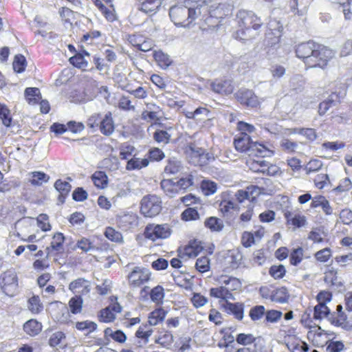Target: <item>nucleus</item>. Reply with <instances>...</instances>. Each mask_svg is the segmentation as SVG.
Returning <instances> with one entry per match:
<instances>
[{
	"label": "nucleus",
	"instance_id": "obj_14",
	"mask_svg": "<svg viewBox=\"0 0 352 352\" xmlns=\"http://www.w3.org/2000/svg\"><path fill=\"white\" fill-rule=\"evenodd\" d=\"M236 97L238 101L248 107H256L259 103L257 96L250 89H239L236 94Z\"/></svg>",
	"mask_w": 352,
	"mask_h": 352
},
{
	"label": "nucleus",
	"instance_id": "obj_57",
	"mask_svg": "<svg viewBox=\"0 0 352 352\" xmlns=\"http://www.w3.org/2000/svg\"><path fill=\"white\" fill-rule=\"evenodd\" d=\"M208 301V298L199 293H194L191 298V302L196 308L204 307Z\"/></svg>",
	"mask_w": 352,
	"mask_h": 352
},
{
	"label": "nucleus",
	"instance_id": "obj_63",
	"mask_svg": "<svg viewBox=\"0 0 352 352\" xmlns=\"http://www.w3.org/2000/svg\"><path fill=\"white\" fill-rule=\"evenodd\" d=\"M255 242L254 235L250 232H244L241 236V243L245 248L251 247Z\"/></svg>",
	"mask_w": 352,
	"mask_h": 352
},
{
	"label": "nucleus",
	"instance_id": "obj_42",
	"mask_svg": "<svg viewBox=\"0 0 352 352\" xmlns=\"http://www.w3.org/2000/svg\"><path fill=\"white\" fill-rule=\"evenodd\" d=\"M170 134H169L166 131L157 129L153 134L154 140L158 144H167L170 139Z\"/></svg>",
	"mask_w": 352,
	"mask_h": 352
},
{
	"label": "nucleus",
	"instance_id": "obj_43",
	"mask_svg": "<svg viewBox=\"0 0 352 352\" xmlns=\"http://www.w3.org/2000/svg\"><path fill=\"white\" fill-rule=\"evenodd\" d=\"M150 296L153 302L156 303L162 302L164 298V288L160 285L155 287L151 290Z\"/></svg>",
	"mask_w": 352,
	"mask_h": 352
},
{
	"label": "nucleus",
	"instance_id": "obj_7",
	"mask_svg": "<svg viewBox=\"0 0 352 352\" xmlns=\"http://www.w3.org/2000/svg\"><path fill=\"white\" fill-rule=\"evenodd\" d=\"M118 228L122 231H129L138 226V216L131 211L119 212L116 217Z\"/></svg>",
	"mask_w": 352,
	"mask_h": 352
},
{
	"label": "nucleus",
	"instance_id": "obj_27",
	"mask_svg": "<svg viewBox=\"0 0 352 352\" xmlns=\"http://www.w3.org/2000/svg\"><path fill=\"white\" fill-rule=\"evenodd\" d=\"M289 297L288 291L285 287L272 290V301L278 303H285L288 301Z\"/></svg>",
	"mask_w": 352,
	"mask_h": 352
},
{
	"label": "nucleus",
	"instance_id": "obj_52",
	"mask_svg": "<svg viewBox=\"0 0 352 352\" xmlns=\"http://www.w3.org/2000/svg\"><path fill=\"white\" fill-rule=\"evenodd\" d=\"M283 313L280 311L271 309L265 313V320L267 322L276 323L282 317Z\"/></svg>",
	"mask_w": 352,
	"mask_h": 352
},
{
	"label": "nucleus",
	"instance_id": "obj_5",
	"mask_svg": "<svg viewBox=\"0 0 352 352\" xmlns=\"http://www.w3.org/2000/svg\"><path fill=\"white\" fill-rule=\"evenodd\" d=\"M162 209L161 198L155 195H148L142 197L140 201V212L146 217H154L159 214Z\"/></svg>",
	"mask_w": 352,
	"mask_h": 352
},
{
	"label": "nucleus",
	"instance_id": "obj_54",
	"mask_svg": "<svg viewBox=\"0 0 352 352\" xmlns=\"http://www.w3.org/2000/svg\"><path fill=\"white\" fill-rule=\"evenodd\" d=\"M285 272V268L283 265H272L269 270L270 274L275 279L283 278Z\"/></svg>",
	"mask_w": 352,
	"mask_h": 352
},
{
	"label": "nucleus",
	"instance_id": "obj_30",
	"mask_svg": "<svg viewBox=\"0 0 352 352\" xmlns=\"http://www.w3.org/2000/svg\"><path fill=\"white\" fill-rule=\"evenodd\" d=\"M54 188L60 194L58 197V199L60 201L63 202L65 199V196H66L69 192V191L71 190L72 186L67 182L63 181L61 179H58L56 181L54 184Z\"/></svg>",
	"mask_w": 352,
	"mask_h": 352
},
{
	"label": "nucleus",
	"instance_id": "obj_41",
	"mask_svg": "<svg viewBox=\"0 0 352 352\" xmlns=\"http://www.w3.org/2000/svg\"><path fill=\"white\" fill-rule=\"evenodd\" d=\"M265 308L263 305H256L250 309L249 316L252 321L256 322L265 316Z\"/></svg>",
	"mask_w": 352,
	"mask_h": 352
},
{
	"label": "nucleus",
	"instance_id": "obj_39",
	"mask_svg": "<svg viewBox=\"0 0 352 352\" xmlns=\"http://www.w3.org/2000/svg\"><path fill=\"white\" fill-rule=\"evenodd\" d=\"M28 307L34 314L40 313L43 309V304L38 296H33L29 299Z\"/></svg>",
	"mask_w": 352,
	"mask_h": 352
},
{
	"label": "nucleus",
	"instance_id": "obj_3",
	"mask_svg": "<svg viewBox=\"0 0 352 352\" xmlns=\"http://www.w3.org/2000/svg\"><path fill=\"white\" fill-rule=\"evenodd\" d=\"M236 21L239 29L234 33L236 39L246 41L250 39L253 35L251 34V28L256 30L262 25L259 17L255 15L252 11L245 10H239L236 16Z\"/></svg>",
	"mask_w": 352,
	"mask_h": 352
},
{
	"label": "nucleus",
	"instance_id": "obj_44",
	"mask_svg": "<svg viewBox=\"0 0 352 352\" xmlns=\"http://www.w3.org/2000/svg\"><path fill=\"white\" fill-rule=\"evenodd\" d=\"M76 328L79 331H86L87 333H89L96 329L97 324L94 322L85 320L76 322Z\"/></svg>",
	"mask_w": 352,
	"mask_h": 352
},
{
	"label": "nucleus",
	"instance_id": "obj_45",
	"mask_svg": "<svg viewBox=\"0 0 352 352\" xmlns=\"http://www.w3.org/2000/svg\"><path fill=\"white\" fill-rule=\"evenodd\" d=\"M0 118L4 126L8 127L11 125L12 118L10 116V111L6 105L0 103Z\"/></svg>",
	"mask_w": 352,
	"mask_h": 352
},
{
	"label": "nucleus",
	"instance_id": "obj_38",
	"mask_svg": "<svg viewBox=\"0 0 352 352\" xmlns=\"http://www.w3.org/2000/svg\"><path fill=\"white\" fill-rule=\"evenodd\" d=\"M330 314V309L324 303H318L314 307V318L321 320Z\"/></svg>",
	"mask_w": 352,
	"mask_h": 352
},
{
	"label": "nucleus",
	"instance_id": "obj_55",
	"mask_svg": "<svg viewBox=\"0 0 352 352\" xmlns=\"http://www.w3.org/2000/svg\"><path fill=\"white\" fill-rule=\"evenodd\" d=\"M323 164L322 161L317 159L311 160L305 166L306 173L309 175L311 173L316 172L320 170Z\"/></svg>",
	"mask_w": 352,
	"mask_h": 352
},
{
	"label": "nucleus",
	"instance_id": "obj_34",
	"mask_svg": "<svg viewBox=\"0 0 352 352\" xmlns=\"http://www.w3.org/2000/svg\"><path fill=\"white\" fill-rule=\"evenodd\" d=\"M83 300L80 295H75L68 302L71 313L78 314L81 313L82 309Z\"/></svg>",
	"mask_w": 352,
	"mask_h": 352
},
{
	"label": "nucleus",
	"instance_id": "obj_53",
	"mask_svg": "<svg viewBox=\"0 0 352 352\" xmlns=\"http://www.w3.org/2000/svg\"><path fill=\"white\" fill-rule=\"evenodd\" d=\"M25 58L23 55L19 54L15 56L13 62V69L17 73H21L25 70Z\"/></svg>",
	"mask_w": 352,
	"mask_h": 352
},
{
	"label": "nucleus",
	"instance_id": "obj_6",
	"mask_svg": "<svg viewBox=\"0 0 352 352\" xmlns=\"http://www.w3.org/2000/svg\"><path fill=\"white\" fill-rule=\"evenodd\" d=\"M186 152L188 162L195 166H203L214 160L212 154L195 144L189 146Z\"/></svg>",
	"mask_w": 352,
	"mask_h": 352
},
{
	"label": "nucleus",
	"instance_id": "obj_31",
	"mask_svg": "<svg viewBox=\"0 0 352 352\" xmlns=\"http://www.w3.org/2000/svg\"><path fill=\"white\" fill-rule=\"evenodd\" d=\"M204 224L205 226L210 229L212 232H221L224 228L223 221L216 217H210L207 218L204 222Z\"/></svg>",
	"mask_w": 352,
	"mask_h": 352
},
{
	"label": "nucleus",
	"instance_id": "obj_58",
	"mask_svg": "<svg viewBox=\"0 0 352 352\" xmlns=\"http://www.w3.org/2000/svg\"><path fill=\"white\" fill-rule=\"evenodd\" d=\"M303 250L301 248L294 249L290 254V263L293 265L299 264L302 258Z\"/></svg>",
	"mask_w": 352,
	"mask_h": 352
},
{
	"label": "nucleus",
	"instance_id": "obj_17",
	"mask_svg": "<svg viewBox=\"0 0 352 352\" xmlns=\"http://www.w3.org/2000/svg\"><path fill=\"white\" fill-rule=\"evenodd\" d=\"M98 129L106 136H109L113 133L115 126L111 112L108 111L102 117Z\"/></svg>",
	"mask_w": 352,
	"mask_h": 352
},
{
	"label": "nucleus",
	"instance_id": "obj_21",
	"mask_svg": "<svg viewBox=\"0 0 352 352\" xmlns=\"http://www.w3.org/2000/svg\"><path fill=\"white\" fill-rule=\"evenodd\" d=\"M329 320L332 324L345 330L349 331L352 329V322L347 320V316L344 312L333 313L331 314Z\"/></svg>",
	"mask_w": 352,
	"mask_h": 352
},
{
	"label": "nucleus",
	"instance_id": "obj_1",
	"mask_svg": "<svg viewBox=\"0 0 352 352\" xmlns=\"http://www.w3.org/2000/svg\"><path fill=\"white\" fill-rule=\"evenodd\" d=\"M208 0H184L170 7L169 16L177 26L186 27L207 11Z\"/></svg>",
	"mask_w": 352,
	"mask_h": 352
},
{
	"label": "nucleus",
	"instance_id": "obj_23",
	"mask_svg": "<svg viewBox=\"0 0 352 352\" xmlns=\"http://www.w3.org/2000/svg\"><path fill=\"white\" fill-rule=\"evenodd\" d=\"M42 324L35 319H30L23 324V331L30 336H37L42 330Z\"/></svg>",
	"mask_w": 352,
	"mask_h": 352
},
{
	"label": "nucleus",
	"instance_id": "obj_12",
	"mask_svg": "<svg viewBox=\"0 0 352 352\" xmlns=\"http://www.w3.org/2000/svg\"><path fill=\"white\" fill-rule=\"evenodd\" d=\"M151 277L149 270L144 267H135L128 275V280L130 285L140 287L147 283Z\"/></svg>",
	"mask_w": 352,
	"mask_h": 352
},
{
	"label": "nucleus",
	"instance_id": "obj_2",
	"mask_svg": "<svg viewBox=\"0 0 352 352\" xmlns=\"http://www.w3.org/2000/svg\"><path fill=\"white\" fill-rule=\"evenodd\" d=\"M296 54L307 67L320 68L326 66L333 56L332 50L311 41L298 45Z\"/></svg>",
	"mask_w": 352,
	"mask_h": 352
},
{
	"label": "nucleus",
	"instance_id": "obj_47",
	"mask_svg": "<svg viewBox=\"0 0 352 352\" xmlns=\"http://www.w3.org/2000/svg\"><path fill=\"white\" fill-rule=\"evenodd\" d=\"M104 235L108 239L114 242H122L123 240L122 234L111 227L106 228Z\"/></svg>",
	"mask_w": 352,
	"mask_h": 352
},
{
	"label": "nucleus",
	"instance_id": "obj_25",
	"mask_svg": "<svg viewBox=\"0 0 352 352\" xmlns=\"http://www.w3.org/2000/svg\"><path fill=\"white\" fill-rule=\"evenodd\" d=\"M160 185L164 193L169 197H173L177 194H179L177 183L173 179H163Z\"/></svg>",
	"mask_w": 352,
	"mask_h": 352
},
{
	"label": "nucleus",
	"instance_id": "obj_8",
	"mask_svg": "<svg viewBox=\"0 0 352 352\" xmlns=\"http://www.w3.org/2000/svg\"><path fill=\"white\" fill-rule=\"evenodd\" d=\"M171 234V229L168 224H148L144 231L146 239L153 241L160 239H166Z\"/></svg>",
	"mask_w": 352,
	"mask_h": 352
},
{
	"label": "nucleus",
	"instance_id": "obj_19",
	"mask_svg": "<svg viewBox=\"0 0 352 352\" xmlns=\"http://www.w3.org/2000/svg\"><path fill=\"white\" fill-rule=\"evenodd\" d=\"M244 305L241 302H226L223 307L228 314H232L238 320H242L244 317Z\"/></svg>",
	"mask_w": 352,
	"mask_h": 352
},
{
	"label": "nucleus",
	"instance_id": "obj_15",
	"mask_svg": "<svg viewBox=\"0 0 352 352\" xmlns=\"http://www.w3.org/2000/svg\"><path fill=\"white\" fill-rule=\"evenodd\" d=\"M268 29L269 32L266 34L267 44L273 46L279 42L283 27L278 21L274 20L268 23Z\"/></svg>",
	"mask_w": 352,
	"mask_h": 352
},
{
	"label": "nucleus",
	"instance_id": "obj_33",
	"mask_svg": "<svg viewBox=\"0 0 352 352\" xmlns=\"http://www.w3.org/2000/svg\"><path fill=\"white\" fill-rule=\"evenodd\" d=\"M153 58L158 65L162 69H166L172 63L170 56L162 51H155Z\"/></svg>",
	"mask_w": 352,
	"mask_h": 352
},
{
	"label": "nucleus",
	"instance_id": "obj_60",
	"mask_svg": "<svg viewBox=\"0 0 352 352\" xmlns=\"http://www.w3.org/2000/svg\"><path fill=\"white\" fill-rule=\"evenodd\" d=\"M38 226L43 231H48L51 229V226L48 221V216L46 214H41L36 219Z\"/></svg>",
	"mask_w": 352,
	"mask_h": 352
},
{
	"label": "nucleus",
	"instance_id": "obj_49",
	"mask_svg": "<svg viewBox=\"0 0 352 352\" xmlns=\"http://www.w3.org/2000/svg\"><path fill=\"white\" fill-rule=\"evenodd\" d=\"M192 176L183 177L176 182L179 193L184 192L185 190L191 186L193 184Z\"/></svg>",
	"mask_w": 352,
	"mask_h": 352
},
{
	"label": "nucleus",
	"instance_id": "obj_20",
	"mask_svg": "<svg viewBox=\"0 0 352 352\" xmlns=\"http://www.w3.org/2000/svg\"><path fill=\"white\" fill-rule=\"evenodd\" d=\"M213 91L217 94L228 95L232 93L234 87L230 80H215L210 84Z\"/></svg>",
	"mask_w": 352,
	"mask_h": 352
},
{
	"label": "nucleus",
	"instance_id": "obj_24",
	"mask_svg": "<svg viewBox=\"0 0 352 352\" xmlns=\"http://www.w3.org/2000/svg\"><path fill=\"white\" fill-rule=\"evenodd\" d=\"M161 4V0H145L138 9L146 14H153L157 12Z\"/></svg>",
	"mask_w": 352,
	"mask_h": 352
},
{
	"label": "nucleus",
	"instance_id": "obj_61",
	"mask_svg": "<svg viewBox=\"0 0 352 352\" xmlns=\"http://www.w3.org/2000/svg\"><path fill=\"white\" fill-rule=\"evenodd\" d=\"M99 319L103 322H109L115 319V315L109 307H107L100 311L99 314Z\"/></svg>",
	"mask_w": 352,
	"mask_h": 352
},
{
	"label": "nucleus",
	"instance_id": "obj_48",
	"mask_svg": "<svg viewBox=\"0 0 352 352\" xmlns=\"http://www.w3.org/2000/svg\"><path fill=\"white\" fill-rule=\"evenodd\" d=\"M102 117V114L94 113L88 118L87 124L92 131H96L98 129Z\"/></svg>",
	"mask_w": 352,
	"mask_h": 352
},
{
	"label": "nucleus",
	"instance_id": "obj_29",
	"mask_svg": "<svg viewBox=\"0 0 352 352\" xmlns=\"http://www.w3.org/2000/svg\"><path fill=\"white\" fill-rule=\"evenodd\" d=\"M166 311L162 308L156 309L149 314L148 323L151 326H155L162 322L165 318Z\"/></svg>",
	"mask_w": 352,
	"mask_h": 352
},
{
	"label": "nucleus",
	"instance_id": "obj_4",
	"mask_svg": "<svg viewBox=\"0 0 352 352\" xmlns=\"http://www.w3.org/2000/svg\"><path fill=\"white\" fill-rule=\"evenodd\" d=\"M211 3V0H208L206 3L207 11L206 14L200 16L201 20L211 25H214L215 23L211 22L212 18L223 19L224 16L231 14L233 8V6L226 3H219L217 6L209 5Z\"/></svg>",
	"mask_w": 352,
	"mask_h": 352
},
{
	"label": "nucleus",
	"instance_id": "obj_9",
	"mask_svg": "<svg viewBox=\"0 0 352 352\" xmlns=\"http://www.w3.org/2000/svg\"><path fill=\"white\" fill-rule=\"evenodd\" d=\"M35 226L34 219L30 217H24L16 221L15 228L17 232L18 236L21 237L24 241L33 242L36 239L35 234H30Z\"/></svg>",
	"mask_w": 352,
	"mask_h": 352
},
{
	"label": "nucleus",
	"instance_id": "obj_50",
	"mask_svg": "<svg viewBox=\"0 0 352 352\" xmlns=\"http://www.w3.org/2000/svg\"><path fill=\"white\" fill-rule=\"evenodd\" d=\"M287 223L292 224L296 228H301L305 226L306 223V218L303 215L295 214L294 217L289 218L287 215L286 216Z\"/></svg>",
	"mask_w": 352,
	"mask_h": 352
},
{
	"label": "nucleus",
	"instance_id": "obj_22",
	"mask_svg": "<svg viewBox=\"0 0 352 352\" xmlns=\"http://www.w3.org/2000/svg\"><path fill=\"white\" fill-rule=\"evenodd\" d=\"M257 190L258 188L254 186L248 187L246 190H239L235 194L236 200L239 203L248 201V204H252L256 199V197L253 195L254 192Z\"/></svg>",
	"mask_w": 352,
	"mask_h": 352
},
{
	"label": "nucleus",
	"instance_id": "obj_36",
	"mask_svg": "<svg viewBox=\"0 0 352 352\" xmlns=\"http://www.w3.org/2000/svg\"><path fill=\"white\" fill-rule=\"evenodd\" d=\"M148 164V160L146 158L133 157L128 160L126 168L129 170L141 169L142 168L146 167Z\"/></svg>",
	"mask_w": 352,
	"mask_h": 352
},
{
	"label": "nucleus",
	"instance_id": "obj_32",
	"mask_svg": "<svg viewBox=\"0 0 352 352\" xmlns=\"http://www.w3.org/2000/svg\"><path fill=\"white\" fill-rule=\"evenodd\" d=\"M25 96L30 104H35L41 100V92L38 88L28 87L25 90Z\"/></svg>",
	"mask_w": 352,
	"mask_h": 352
},
{
	"label": "nucleus",
	"instance_id": "obj_37",
	"mask_svg": "<svg viewBox=\"0 0 352 352\" xmlns=\"http://www.w3.org/2000/svg\"><path fill=\"white\" fill-rule=\"evenodd\" d=\"M94 185L98 188H104L107 186V176L103 171H96L91 177Z\"/></svg>",
	"mask_w": 352,
	"mask_h": 352
},
{
	"label": "nucleus",
	"instance_id": "obj_40",
	"mask_svg": "<svg viewBox=\"0 0 352 352\" xmlns=\"http://www.w3.org/2000/svg\"><path fill=\"white\" fill-rule=\"evenodd\" d=\"M203 250V247L199 244V242L193 241L190 243L184 248V254L188 257L197 256Z\"/></svg>",
	"mask_w": 352,
	"mask_h": 352
},
{
	"label": "nucleus",
	"instance_id": "obj_56",
	"mask_svg": "<svg viewBox=\"0 0 352 352\" xmlns=\"http://www.w3.org/2000/svg\"><path fill=\"white\" fill-rule=\"evenodd\" d=\"M182 218L185 221L197 220L199 219V214L195 208H188L182 212Z\"/></svg>",
	"mask_w": 352,
	"mask_h": 352
},
{
	"label": "nucleus",
	"instance_id": "obj_28",
	"mask_svg": "<svg viewBox=\"0 0 352 352\" xmlns=\"http://www.w3.org/2000/svg\"><path fill=\"white\" fill-rule=\"evenodd\" d=\"M250 155H256L262 157H269L273 155V151L269 149L265 144L254 142Z\"/></svg>",
	"mask_w": 352,
	"mask_h": 352
},
{
	"label": "nucleus",
	"instance_id": "obj_64",
	"mask_svg": "<svg viewBox=\"0 0 352 352\" xmlns=\"http://www.w3.org/2000/svg\"><path fill=\"white\" fill-rule=\"evenodd\" d=\"M344 349V344L341 341L329 342L327 346V350L329 352H341Z\"/></svg>",
	"mask_w": 352,
	"mask_h": 352
},
{
	"label": "nucleus",
	"instance_id": "obj_10",
	"mask_svg": "<svg viewBox=\"0 0 352 352\" xmlns=\"http://www.w3.org/2000/svg\"><path fill=\"white\" fill-rule=\"evenodd\" d=\"M0 285L6 295L14 296L18 287V279L15 272L7 271L4 272L1 276Z\"/></svg>",
	"mask_w": 352,
	"mask_h": 352
},
{
	"label": "nucleus",
	"instance_id": "obj_51",
	"mask_svg": "<svg viewBox=\"0 0 352 352\" xmlns=\"http://www.w3.org/2000/svg\"><path fill=\"white\" fill-rule=\"evenodd\" d=\"M153 330L147 329V326H140L135 333V336L144 340L146 343L148 342L149 337L152 335Z\"/></svg>",
	"mask_w": 352,
	"mask_h": 352
},
{
	"label": "nucleus",
	"instance_id": "obj_59",
	"mask_svg": "<svg viewBox=\"0 0 352 352\" xmlns=\"http://www.w3.org/2000/svg\"><path fill=\"white\" fill-rule=\"evenodd\" d=\"M238 344L242 345H248L255 341V338L252 334L239 333L236 338Z\"/></svg>",
	"mask_w": 352,
	"mask_h": 352
},
{
	"label": "nucleus",
	"instance_id": "obj_46",
	"mask_svg": "<svg viewBox=\"0 0 352 352\" xmlns=\"http://www.w3.org/2000/svg\"><path fill=\"white\" fill-rule=\"evenodd\" d=\"M195 267L201 273L209 271L210 268V259L206 256L197 258Z\"/></svg>",
	"mask_w": 352,
	"mask_h": 352
},
{
	"label": "nucleus",
	"instance_id": "obj_16",
	"mask_svg": "<svg viewBox=\"0 0 352 352\" xmlns=\"http://www.w3.org/2000/svg\"><path fill=\"white\" fill-rule=\"evenodd\" d=\"M65 241V236L61 232H56L54 234L50 243V245L45 249L46 255L45 258H48L53 252H60L63 250V243Z\"/></svg>",
	"mask_w": 352,
	"mask_h": 352
},
{
	"label": "nucleus",
	"instance_id": "obj_62",
	"mask_svg": "<svg viewBox=\"0 0 352 352\" xmlns=\"http://www.w3.org/2000/svg\"><path fill=\"white\" fill-rule=\"evenodd\" d=\"M329 182V176L326 173L318 174L314 179L315 186L319 189H322Z\"/></svg>",
	"mask_w": 352,
	"mask_h": 352
},
{
	"label": "nucleus",
	"instance_id": "obj_26",
	"mask_svg": "<svg viewBox=\"0 0 352 352\" xmlns=\"http://www.w3.org/2000/svg\"><path fill=\"white\" fill-rule=\"evenodd\" d=\"M309 6V0H290L289 7L294 13L303 15Z\"/></svg>",
	"mask_w": 352,
	"mask_h": 352
},
{
	"label": "nucleus",
	"instance_id": "obj_35",
	"mask_svg": "<svg viewBox=\"0 0 352 352\" xmlns=\"http://www.w3.org/2000/svg\"><path fill=\"white\" fill-rule=\"evenodd\" d=\"M30 175L32 177L29 179V182L33 186H41L43 183L47 182L50 179L49 175L41 171L32 172L30 173Z\"/></svg>",
	"mask_w": 352,
	"mask_h": 352
},
{
	"label": "nucleus",
	"instance_id": "obj_13",
	"mask_svg": "<svg viewBox=\"0 0 352 352\" xmlns=\"http://www.w3.org/2000/svg\"><path fill=\"white\" fill-rule=\"evenodd\" d=\"M91 283L84 278H78L72 281L69 289L75 295L82 296L88 294L91 291Z\"/></svg>",
	"mask_w": 352,
	"mask_h": 352
},
{
	"label": "nucleus",
	"instance_id": "obj_11",
	"mask_svg": "<svg viewBox=\"0 0 352 352\" xmlns=\"http://www.w3.org/2000/svg\"><path fill=\"white\" fill-rule=\"evenodd\" d=\"M345 95L346 90L344 88L339 89V90H336V91L331 93L327 99L320 103L318 107L319 114H325L330 108L336 106L338 103H339L340 100L342 99Z\"/></svg>",
	"mask_w": 352,
	"mask_h": 352
},
{
	"label": "nucleus",
	"instance_id": "obj_18",
	"mask_svg": "<svg viewBox=\"0 0 352 352\" xmlns=\"http://www.w3.org/2000/svg\"><path fill=\"white\" fill-rule=\"evenodd\" d=\"M235 148L240 152L251 153L254 142L252 140L249 134L239 135L234 140Z\"/></svg>",
	"mask_w": 352,
	"mask_h": 352
}]
</instances>
